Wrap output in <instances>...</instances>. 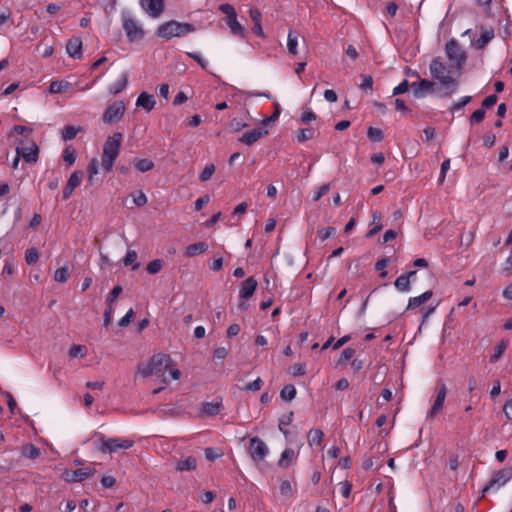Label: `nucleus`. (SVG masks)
<instances>
[{"instance_id": "3", "label": "nucleus", "mask_w": 512, "mask_h": 512, "mask_svg": "<svg viewBox=\"0 0 512 512\" xmlns=\"http://www.w3.org/2000/svg\"><path fill=\"white\" fill-rule=\"evenodd\" d=\"M122 137L121 133H115L109 136L103 145L102 167L107 172L112 170L114 161L119 155Z\"/></svg>"}, {"instance_id": "23", "label": "nucleus", "mask_w": 512, "mask_h": 512, "mask_svg": "<svg viewBox=\"0 0 512 512\" xmlns=\"http://www.w3.org/2000/svg\"><path fill=\"white\" fill-rule=\"evenodd\" d=\"M197 467V460L193 456H188L185 459L179 460L176 464V469L178 471H192Z\"/></svg>"}, {"instance_id": "49", "label": "nucleus", "mask_w": 512, "mask_h": 512, "mask_svg": "<svg viewBox=\"0 0 512 512\" xmlns=\"http://www.w3.org/2000/svg\"><path fill=\"white\" fill-rule=\"evenodd\" d=\"M355 354V350L353 348H345L342 353H341V356L337 362L338 365H343L345 364L348 360H350Z\"/></svg>"}, {"instance_id": "15", "label": "nucleus", "mask_w": 512, "mask_h": 512, "mask_svg": "<svg viewBox=\"0 0 512 512\" xmlns=\"http://www.w3.org/2000/svg\"><path fill=\"white\" fill-rule=\"evenodd\" d=\"M268 134V130L265 128L257 127L250 131H247L242 134V136L239 138V142L245 144V145H252L255 142H257L260 138L266 136Z\"/></svg>"}, {"instance_id": "63", "label": "nucleus", "mask_w": 512, "mask_h": 512, "mask_svg": "<svg viewBox=\"0 0 512 512\" xmlns=\"http://www.w3.org/2000/svg\"><path fill=\"white\" fill-rule=\"evenodd\" d=\"M13 132H15L19 135H22L24 137H28L32 133V129L27 126H23V125H15L13 127Z\"/></svg>"}, {"instance_id": "50", "label": "nucleus", "mask_w": 512, "mask_h": 512, "mask_svg": "<svg viewBox=\"0 0 512 512\" xmlns=\"http://www.w3.org/2000/svg\"><path fill=\"white\" fill-rule=\"evenodd\" d=\"M215 172L214 164L207 165L200 174V180L202 182L208 181Z\"/></svg>"}, {"instance_id": "13", "label": "nucleus", "mask_w": 512, "mask_h": 512, "mask_svg": "<svg viewBox=\"0 0 512 512\" xmlns=\"http://www.w3.org/2000/svg\"><path fill=\"white\" fill-rule=\"evenodd\" d=\"M16 152L27 163H35L38 160L39 149L35 142H31L27 147L23 146V142L19 143L16 147Z\"/></svg>"}, {"instance_id": "7", "label": "nucleus", "mask_w": 512, "mask_h": 512, "mask_svg": "<svg viewBox=\"0 0 512 512\" xmlns=\"http://www.w3.org/2000/svg\"><path fill=\"white\" fill-rule=\"evenodd\" d=\"M445 53L451 63L457 65L458 68L463 67L466 59L465 52L455 39H451L446 43Z\"/></svg>"}, {"instance_id": "52", "label": "nucleus", "mask_w": 512, "mask_h": 512, "mask_svg": "<svg viewBox=\"0 0 512 512\" xmlns=\"http://www.w3.org/2000/svg\"><path fill=\"white\" fill-rule=\"evenodd\" d=\"M263 385V381L260 377L256 378L253 382L247 383L243 388L249 392L259 391Z\"/></svg>"}, {"instance_id": "33", "label": "nucleus", "mask_w": 512, "mask_h": 512, "mask_svg": "<svg viewBox=\"0 0 512 512\" xmlns=\"http://www.w3.org/2000/svg\"><path fill=\"white\" fill-rule=\"evenodd\" d=\"M138 255H137V252L135 250H128L126 252V255L125 257L123 258V264L125 266H129V265H132V270H137L139 267H140V264L139 263H134L137 259Z\"/></svg>"}, {"instance_id": "37", "label": "nucleus", "mask_w": 512, "mask_h": 512, "mask_svg": "<svg viewBox=\"0 0 512 512\" xmlns=\"http://www.w3.org/2000/svg\"><path fill=\"white\" fill-rule=\"evenodd\" d=\"M134 166L140 172H147L153 169L154 163L151 160L144 158L135 160Z\"/></svg>"}, {"instance_id": "16", "label": "nucleus", "mask_w": 512, "mask_h": 512, "mask_svg": "<svg viewBox=\"0 0 512 512\" xmlns=\"http://www.w3.org/2000/svg\"><path fill=\"white\" fill-rule=\"evenodd\" d=\"M95 469L91 467H83L74 471H66L65 480L68 482H80L91 476Z\"/></svg>"}, {"instance_id": "27", "label": "nucleus", "mask_w": 512, "mask_h": 512, "mask_svg": "<svg viewBox=\"0 0 512 512\" xmlns=\"http://www.w3.org/2000/svg\"><path fill=\"white\" fill-rule=\"evenodd\" d=\"M494 35V30L492 28L483 30L480 37L476 41V47L478 49H484L487 44L494 38Z\"/></svg>"}, {"instance_id": "45", "label": "nucleus", "mask_w": 512, "mask_h": 512, "mask_svg": "<svg viewBox=\"0 0 512 512\" xmlns=\"http://www.w3.org/2000/svg\"><path fill=\"white\" fill-rule=\"evenodd\" d=\"M138 372L143 377H149L152 375H156L154 367L151 366V361H149L148 363H145V364L138 365Z\"/></svg>"}, {"instance_id": "1", "label": "nucleus", "mask_w": 512, "mask_h": 512, "mask_svg": "<svg viewBox=\"0 0 512 512\" xmlns=\"http://www.w3.org/2000/svg\"><path fill=\"white\" fill-rule=\"evenodd\" d=\"M430 74L444 88L442 97H450L458 90V77L462 68L450 63L447 64L442 58H434L429 65Z\"/></svg>"}, {"instance_id": "24", "label": "nucleus", "mask_w": 512, "mask_h": 512, "mask_svg": "<svg viewBox=\"0 0 512 512\" xmlns=\"http://www.w3.org/2000/svg\"><path fill=\"white\" fill-rule=\"evenodd\" d=\"M207 249H208V244L206 242L194 243V244L187 246L185 255L187 257H194L198 254H202V253L206 252Z\"/></svg>"}, {"instance_id": "57", "label": "nucleus", "mask_w": 512, "mask_h": 512, "mask_svg": "<svg viewBox=\"0 0 512 512\" xmlns=\"http://www.w3.org/2000/svg\"><path fill=\"white\" fill-rule=\"evenodd\" d=\"M134 316V310L132 308H130L127 313L119 320V323L118 325L122 328L126 327L129 325V323L131 322L132 318Z\"/></svg>"}, {"instance_id": "46", "label": "nucleus", "mask_w": 512, "mask_h": 512, "mask_svg": "<svg viewBox=\"0 0 512 512\" xmlns=\"http://www.w3.org/2000/svg\"><path fill=\"white\" fill-rule=\"evenodd\" d=\"M39 259V253L36 248H30L26 250L25 261L28 265L35 264Z\"/></svg>"}, {"instance_id": "26", "label": "nucleus", "mask_w": 512, "mask_h": 512, "mask_svg": "<svg viewBox=\"0 0 512 512\" xmlns=\"http://www.w3.org/2000/svg\"><path fill=\"white\" fill-rule=\"evenodd\" d=\"M324 433L320 429H311L307 434V440L310 447L319 446L323 441Z\"/></svg>"}, {"instance_id": "39", "label": "nucleus", "mask_w": 512, "mask_h": 512, "mask_svg": "<svg viewBox=\"0 0 512 512\" xmlns=\"http://www.w3.org/2000/svg\"><path fill=\"white\" fill-rule=\"evenodd\" d=\"M83 176H84V173L82 171L76 170L70 175L66 184H68L70 187L75 189L76 187H78L81 184Z\"/></svg>"}, {"instance_id": "25", "label": "nucleus", "mask_w": 512, "mask_h": 512, "mask_svg": "<svg viewBox=\"0 0 512 512\" xmlns=\"http://www.w3.org/2000/svg\"><path fill=\"white\" fill-rule=\"evenodd\" d=\"M432 295H433V292L431 290H428L419 296L411 297L408 302V308L414 309V308L419 307L420 305H422L425 302H427L428 300H430Z\"/></svg>"}, {"instance_id": "62", "label": "nucleus", "mask_w": 512, "mask_h": 512, "mask_svg": "<svg viewBox=\"0 0 512 512\" xmlns=\"http://www.w3.org/2000/svg\"><path fill=\"white\" fill-rule=\"evenodd\" d=\"M449 169H450V159H446L441 164L440 175H439L440 183L444 182L446 173L448 172Z\"/></svg>"}, {"instance_id": "11", "label": "nucleus", "mask_w": 512, "mask_h": 512, "mask_svg": "<svg viewBox=\"0 0 512 512\" xmlns=\"http://www.w3.org/2000/svg\"><path fill=\"white\" fill-rule=\"evenodd\" d=\"M140 7L151 18H158L163 13L164 0H140Z\"/></svg>"}, {"instance_id": "43", "label": "nucleus", "mask_w": 512, "mask_h": 512, "mask_svg": "<svg viewBox=\"0 0 512 512\" xmlns=\"http://www.w3.org/2000/svg\"><path fill=\"white\" fill-rule=\"evenodd\" d=\"M69 277V269L67 266H63L57 269L54 273V280L59 283H65Z\"/></svg>"}, {"instance_id": "8", "label": "nucleus", "mask_w": 512, "mask_h": 512, "mask_svg": "<svg viewBox=\"0 0 512 512\" xmlns=\"http://www.w3.org/2000/svg\"><path fill=\"white\" fill-rule=\"evenodd\" d=\"M151 366L154 367L155 373L161 378L165 384L169 383L170 379L165 376V372L170 368L172 360L169 355L156 354L151 359Z\"/></svg>"}, {"instance_id": "12", "label": "nucleus", "mask_w": 512, "mask_h": 512, "mask_svg": "<svg viewBox=\"0 0 512 512\" xmlns=\"http://www.w3.org/2000/svg\"><path fill=\"white\" fill-rule=\"evenodd\" d=\"M447 395V389L445 384H440L437 387V396L436 399L430 409V411L427 414V419H433L439 412L442 411L444 402Z\"/></svg>"}, {"instance_id": "54", "label": "nucleus", "mask_w": 512, "mask_h": 512, "mask_svg": "<svg viewBox=\"0 0 512 512\" xmlns=\"http://www.w3.org/2000/svg\"><path fill=\"white\" fill-rule=\"evenodd\" d=\"M63 160L69 165H73L75 162V151L70 147H66L63 151Z\"/></svg>"}, {"instance_id": "47", "label": "nucleus", "mask_w": 512, "mask_h": 512, "mask_svg": "<svg viewBox=\"0 0 512 512\" xmlns=\"http://www.w3.org/2000/svg\"><path fill=\"white\" fill-rule=\"evenodd\" d=\"M162 267H163L162 260L155 259V260L149 262V264L146 267V270L149 274H157L158 272L161 271Z\"/></svg>"}, {"instance_id": "9", "label": "nucleus", "mask_w": 512, "mask_h": 512, "mask_svg": "<svg viewBox=\"0 0 512 512\" xmlns=\"http://www.w3.org/2000/svg\"><path fill=\"white\" fill-rule=\"evenodd\" d=\"M125 113V105L123 101H116L109 105L103 113L102 120L104 123L110 124L120 120Z\"/></svg>"}, {"instance_id": "4", "label": "nucleus", "mask_w": 512, "mask_h": 512, "mask_svg": "<svg viewBox=\"0 0 512 512\" xmlns=\"http://www.w3.org/2000/svg\"><path fill=\"white\" fill-rule=\"evenodd\" d=\"M195 27L190 23H182L175 20L162 23L157 28V36L166 40L173 37H182L190 32H193Z\"/></svg>"}, {"instance_id": "34", "label": "nucleus", "mask_w": 512, "mask_h": 512, "mask_svg": "<svg viewBox=\"0 0 512 512\" xmlns=\"http://www.w3.org/2000/svg\"><path fill=\"white\" fill-rule=\"evenodd\" d=\"M296 396V388L292 384L285 385L280 391V397L286 401H292Z\"/></svg>"}, {"instance_id": "41", "label": "nucleus", "mask_w": 512, "mask_h": 512, "mask_svg": "<svg viewBox=\"0 0 512 512\" xmlns=\"http://www.w3.org/2000/svg\"><path fill=\"white\" fill-rule=\"evenodd\" d=\"M367 137L373 142H379L383 140L384 134L380 128L369 127L367 130Z\"/></svg>"}, {"instance_id": "38", "label": "nucleus", "mask_w": 512, "mask_h": 512, "mask_svg": "<svg viewBox=\"0 0 512 512\" xmlns=\"http://www.w3.org/2000/svg\"><path fill=\"white\" fill-rule=\"evenodd\" d=\"M298 46V36L295 35L292 31L288 33L287 37V49L289 53L296 55L298 53L297 51Z\"/></svg>"}, {"instance_id": "59", "label": "nucleus", "mask_w": 512, "mask_h": 512, "mask_svg": "<svg viewBox=\"0 0 512 512\" xmlns=\"http://www.w3.org/2000/svg\"><path fill=\"white\" fill-rule=\"evenodd\" d=\"M409 88V82L408 80H403L401 83H399L394 89H393V95H400L408 91Z\"/></svg>"}, {"instance_id": "56", "label": "nucleus", "mask_w": 512, "mask_h": 512, "mask_svg": "<svg viewBox=\"0 0 512 512\" xmlns=\"http://www.w3.org/2000/svg\"><path fill=\"white\" fill-rule=\"evenodd\" d=\"M293 412H290L289 415L284 416L279 421V430L287 435L288 431L284 429L285 426H288L292 422Z\"/></svg>"}, {"instance_id": "20", "label": "nucleus", "mask_w": 512, "mask_h": 512, "mask_svg": "<svg viewBox=\"0 0 512 512\" xmlns=\"http://www.w3.org/2000/svg\"><path fill=\"white\" fill-rule=\"evenodd\" d=\"M127 83L128 74L126 72H122L119 79L109 86V92L113 95L119 94L126 88Z\"/></svg>"}, {"instance_id": "5", "label": "nucleus", "mask_w": 512, "mask_h": 512, "mask_svg": "<svg viewBox=\"0 0 512 512\" xmlns=\"http://www.w3.org/2000/svg\"><path fill=\"white\" fill-rule=\"evenodd\" d=\"M122 27L130 42L139 41L145 35L142 25L130 14L122 15Z\"/></svg>"}, {"instance_id": "64", "label": "nucleus", "mask_w": 512, "mask_h": 512, "mask_svg": "<svg viewBox=\"0 0 512 512\" xmlns=\"http://www.w3.org/2000/svg\"><path fill=\"white\" fill-rule=\"evenodd\" d=\"M352 484L349 481L340 483V493L343 497L348 498L350 496Z\"/></svg>"}, {"instance_id": "6", "label": "nucleus", "mask_w": 512, "mask_h": 512, "mask_svg": "<svg viewBox=\"0 0 512 512\" xmlns=\"http://www.w3.org/2000/svg\"><path fill=\"white\" fill-rule=\"evenodd\" d=\"M512 479V468H503L495 472L489 482L484 486L482 493L485 494L490 490H498Z\"/></svg>"}, {"instance_id": "55", "label": "nucleus", "mask_w": 512, "mask_h": 512, "mask_svg": "<svg viewBox=\"0 0 512 512\" xmlns=\"http://www.w3.org/2000/svg\"><path fill=\"white\" fill-rule=\"evenodd\" d=\"M274 108H275V111L273 113V116H270V117H267L265 119L262 120V124L263 125H267L269 124L270 122H274L276 120H278L279 116H280V112H281V108H280V105L278 102H275L274 103Z\"/></svg>"}, {"instance_id": "53", "label": "nucleus", "mask_w": 512, "mask_h": 512, "mask_svg": "<svg viewBox=\"0 0 512 512\" xmlns=\"http://www.w3.org/2000/svg\"><path fill=\"white\" fill-rule=\"evenodd\" d=\"M317 116L311 109L303 110L300 117V122L303 124L316 120Z\"/></svg>"}, {"instance_id": "51", "label": "nucleus", "mask_w": 512, "mask_h": 512, "mask_svg": "<svg viewBox=\"0 0 512 512\" xmlns=\"http://www.w3.org/2000/svg\"><path fill=\"white\" fill-rule=\"evenodd\" d=\"M485 110L483 108L477 109L470 116V124L474 125L480 123L485 117Z\"/></svg>"}, {"instance_id": "21", "label": "nucleus", "mask_w": 512, "mask_h": 512, "mask_svg": "<svg viewBox=\"0 0 512 512\" xmlns=\"http://www.w3.org/2000/svg\"><path fill=\"white\" fill-rule=\"evenodd\" d=\"M226 24L228 25L233 35L245 38L247 32L245 28L238 22L236 16L231 17V19H227Z\"/></svg>"}, {"instance_id": "35", "label": "nucleus", "mask_w": 512, "mask_h": 512, "mask_svg": "<svg viewBox=\"0 0 512 512\" xmlns=\"http://www.w3.org/2000/svg\"><path fill=\"white\" fill-rule=\"evenodd\" d=\"M394 285L399 291H402V292L410 291V280L408 279V276H406L404 274L397 277Z\"/></svg>"}, {"instance_id": "31", "label": "nucleus", "mask_w": 512, "mask_h": 512, "mask_svg": "<svg viewBox=\"0 0 512 512\" xmlns=\"http://www.w3.org/2000/svg\"><path fill=\"white\" fill-rule=\"evenodd\" d=\"M80 130H81V127L67 125L61 131V138L64 141L73 140L77 136V134Z\"/></svg>"}, {"instance_id": "18", "label": "nucleus", "mask_w": 512, "mask_h": 512, "mask_svg": "<svg viewBox=\"0 0 512 512\" xmlns=\"http://www.w3.org/2000/svg\"><path fill=\"white\" fill-rule=\"evenodd\" d=\"M66 51L70 57L80 59L82 57V40L79 37L71 38L66 45Z\"/></svg>"}, {"instance_id": "30", "label": "nucleus", "mask_w": 512, "mask_h": 512, "mask_svg": "<svg viewBox=\"0 0 512 512\" xmlns=\"http://www.w3.org/2000/svg\"><path fill=\"white\" fill-rule=\"evenodd\" d=\"M71 84L67 81H53L49 86V92L53 94L65 93Z\"/></svg>"}, {"instance_id": "19", "label": "nucleus", "mask_w": 512, "mask_h": 512, "mask_svg": "<svg viewBox=\"0 0 512 512\" xmlns=\"http://www.w3.org/2000/svg\"><path fill=\"white\" fill-rule=\"evenodd\" d=\"M156 105L155 97L146 92L139 94L136 100V106L143 108L146 111H151Z\"/></svg>"}, {"instance_id": "22", "label": "nucleus", "mask_w": 512, "mask_h": 512, "mask_svg": "<svg viewBox=\"0 0 512 512\" xmlns=\"http://www.w3.org/2000/svg\"><path fill=\"white\" fill-rule=\"evenodd\" d=\"M221 408V401L205 402L202 404L201 412L208 416H214L220 413Z\"/></svg>"}, {"instance_id": "42", "label": "nucleus", "mask_w": 512, "mask_h": 512, "mask_svg": "<svg viewBox=\"0 0 512 512\" xmlns=\"http://www.w3.org/2000/svg\"><path fill=\"white\" fill-rule=\"evenodd\" d=\"M506 348H507V343L504 341H501L499 344H497L495 347L494 353L490 356V362L491 363L497 362L503 355Z\"/></svg>"}, {"instance_id": "44", "label": "nucleus", "mask_w": 512, "mask_h": 512, "mask_svg": "<svg viewBox=\"0 0 512 512\" xmlns=\"http://www.w3.org/2000/svg\"><path fill=\"white\" fill-rule=\"evenodd\" d=\"M86 347L80 344L73 345L69 350V356L71 358L84 357L86 355Z\"/></svg>"}, {"instance_id": "60", "label": "nucleus", "mask_w": 512, "mask_h": 512, "mask_svg": "<svg viewBox=\"0 0 512 512\" xmlns=\"http://www.w3.org/2000/svg\"><path fill=\"white\" fill-rule=\"evenodd\" d=\"M362 82L360 88L362 90H371L373 86V79L370 75H361Z\"/></svg>"}, {"instance_id": "17", "label": "nucleus", "mask_w": 512, "mask_h": 512, "mask_svg": "<svg viewBox=\"0 0 512 512\" xmlns=\"http://www.w3.org/2000/svg\"><path fill=\"white\" fill-rule=\"evenodd\" d=\"M257 288V280L254 277H249L245 281L242 282L241 288L239 291L240 300H248L251 298L256 291Z\"/></svg>"}, {"instance_id": "29", "label": "nucleus", "mask_w": 512, "mask_h": 512, "mask_svg": "<svg viewBox=\"0 0 512 512\" xmlns=\"http://www.w3.org/2000/svg\"><path fill=\"white\" fill-rule=\"evenodd\" d=\"M381 218H382L381 213H379L377 211H374L372 213L371 225H373V227L367 232V234H366L367 237H372V236L376 235L382 229Z\"/></svg>"}, {"instance_id": "28", "label": "nucleus", "mask_w": 512, "mask_h": 512, "mask_svg": "<svg viewBox=\"0 0 512 512\" xmlns=\"http://www.w3.org/2000/svg\"><path fill=\"white\" fill-rule=\"evenodd\" d=\"M295 457L296 456H295V452L293 449H290V448L285 449L282 452L281 457L278 461V466L281 468L289 467L292 464Z\"/></svg>"}, {"instance_id": "2", "label": "nucleus", "mask_w": 512, "mask_h": 512, "mask_svg": "<svg viewBox=\"0 0 512 512\" xmlns=\"http://www.w3.org/2000/svg\"><path fill=\"white\" fill-rule=\"evenodd\" d=\"M95 447L101 453H116L120 450H127L133 447L134 441L126 438H107L101 433L96 434Z\"/></svg>"}, {"instance_id": "58", "label": "nucleus", "mask_w": 512, "mask_h": 512, "mask_svg": "<svg viewBox=\"0 0 512 512\" xmlns=\"http://www.w3.org/2000/svg\"><path fill=\"white\" fill-rule=\"evenodd\" d=\"M330 190V185L329 184H323L322 186H320L318 188L317 191H315L314 195H313V200L314 201H318L319 199H321L325 194H327Z\"/></svg>"}, {"instance_id": "48", "label": "nucleus", "mask_w": 512, "mask_h": 512, "mask_svg": "<svg viewBox=\"0 0 512 512\" xmlns=\"http://www.w3.org/2000/svg\"><path fill=\"white\" fill-rule=\"evenodd\" d=\"M122 292V287L120 285H116L110 292L109 296L106 299V305L108 307H112L115 299L120 295Z\"/></svg>"}, {"instance_id": "40", "label": "nucleus", "mask_w": 512, "mask_h": 512, "mask_svg": "<svg viewBox=\"0 0 512 512\" xmlns=\"http://www.w3.org/2000/svg\"><path fill=\"white\" fill-rule=\"evenodd\" d=\"M472 100V97L471 96H463L461 97L458 101L454 102L450 108H449V111L451 113H455L456 111H459L461 110L462 108H464L467 104H469Z\"/></svg>"}, {"instance_id": "36", "label": "nucleus", "mask_w": 512, "mask_h": 512, "mask_svg": "<svg viewBox=\"0 0 512 512\" xmlns=\"http://www.w3.org/2000/svg\"><path fill=\"white\" fill-rule=\"evenodd\" d=\"M315 130L314 128H303L299 129L296 134V139L298 142H305L314 137Z\"/></svg>"}, {"instance_id": "61", "label": "nucleus", "mask_w": 512, "mask_h": 512, "mask_svg": "<svg viewBox=\"0 0 512 512\" xmlns=\"http://www.w3.org/2000/svg\"><path fill=\"white\" fill-rule=\"evenodd\" d=\"M219 9L222 13L227 15V19H231V17L236 16L235 9L230 4H222V5H220Z\"/></svg>"}, {"instance_id": "10", "label": "nucleus", "mask_w": 512, "mask_h": 512, "mask_svg": "<svg viewBox=\"0 0 512 512\" xmlns=\"http://www.w3.org/2000/svg\"><path fill=\"white\" fill-rule=\"evenodd\" d=\"M269 450L266 443L259 437L250 439L249 454L253 461H263Z\"/></svg>"}, {"instance_id": "14", "label": "nucleus", "mask_w": 512, "mask_h": 512, "mask_svg": "<svg viewBox=\"0 0 512 512\" xmlns=\"http://www.w3.org/2000/svg\"><path fill=\"white\" fill-rule=\"evenodd\" d=\"M434 82L428 79H422L419 82H413L411 84L413 95L416 98H423L427 94H430L434 91Z\"/></svg>"}, {"instance_id": "32", "label": "nucleus", "mask_w": 512, "mask_h": 512, "mask_svg": "<svg viewBox=\"0 0 512 512\" xmlns=\"http://www.w3.org/2000/svg\"><path fill=\"white\" fill-rule=\"evenodd\" d=\"M22 456L28 459H36L40 455V449L33 444H27L22 447Z\"/></svg>"}]
</instances>
